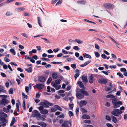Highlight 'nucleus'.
I'll use <instances>...</instances> for the list:
<instances>
[{
    "mask_svg": "<svg viewBox=\"0 0 127 127\" xmlns=\"http://www.w3.org/2000/svg\"><path fill=\"white\" fill-rule=\"evenodd\" d=\"M71 125V124L69 122L67 121H65L64 123L62 125V126L63 127H69V125Z\"/></svg>",
    "mask_w": 127,
    "mask_h": 127,
    "instance_id": "f8f14e48",
    "label": "nucleus"
},
{
    "mask_svg": "<svg viewBox=\"0 0 127 127\" xmlns=\"http://www.w3.org/2000/svg\"><path fill=\"white\" fill-rule=\"evenodd\" d=\"M112 103L113 105V107L114 108H116L119 107L120 105L122 104V102L121 101H118L117 99L116 98H114L112 99Z\"/></svg>",
    "mask_w": 127,
    "mask_h": 127,
    "instance_id": "f03ea898",
    "label": "nucleus"
},
{
    "mask_svg": "<svg viewBox=\"0 0 127 127\" xmlns=\"http://www.w3.org/2000/svg\"><path fill=\"white\" fill-rule=\"evenodd\" d=\"M76 91L78 93H76L77 97L79 99L83 98L84 97V95L83 94H82L81 91L80 90H78V89L76 90Z\"/></svg>",
    "mask_w": 127,
    "mask_h": 127,
    "instance_id": "20e7f679",
    "label": "nucleus"
},
{
    "mask_svg": "<svg viewBox=\"0 0 127 127\" xmlns=\"http://www.w3.org/2000/svg\"><path fill=\"white\" fill-rule=\"evenodd\" d=\"M37 120H41L44 121H45L46 120L45 119L44 117L43 116H41V115L38 118Z\"/></svg>",
    "mask_w": 127,
    "mask_h": 127,
    "instance_id": "72a5a7b5",
    "label": "nucleus"
},
{
    "mask_svg": "<svg viewBox=\"0 0 127 127\" xmlns=\"http://www.w3.org/2000/svg\"><path fill=\"white\" fill-rule=\"evenodd\" d=\"M54 108L56 109V110L57 109L60 111H62V109L58 105H55L54 106Z\"/></svg>",
    "mask_w": 127,
    "mask_h": 127,
    "instance_id": "f704fd0d",
    "label": "nucleus"
},
{
    "mask_svg": "<svg viewBox=\"0 0 127 127\" xmlns=\"http://www.w3.org/2000/svg\"><path fill=\"white\" fill-rule=\"evenodd\" d=\"M25 10V8L23 7L17 8L15 9V11L17 12H19Z\"/></svg>",
    "mask_w": 127,
    "mask_h": 127,
    "instance_id": "412c9836",
    "label": "nucleus"
},
{
    "mask_svg": "<svg viewBox=\"0 0 127 127\" xmlns=\"http://www.w3.org/2000/svg\"><path fill=\"white\" fill-rule=\"evenodd\" d=\"M81 111L82 112L84 113H86L87 112V111L84 108H82L81 109Z\"/></svg>",
    "mask_w": 127,
    "mask_h": 127,
    "instance_id": "680f3d73",
    "label": "nucleus"
},
{
    "mask_svg": "<svg viewBox=\"0 0 127 127\" xmlns=\"http://www.w3.org/2000/svg\"><path fill=\"white\" fill-rule=\"evenodd\" d=\"M104 6L109 9H112L114 8V6L113 4L110 3H106L104 4Z\"/></svg>",
    "mask_w": 127,
    "mask_h": 127,
    "instance_id": "39448f33",
    "label": "nucleus"
},
{
    "mask_svg": "<svg viewBox=\"0 0 127 127\" xmlns=\"http://www.w3.org/2000/svg\"><path fill=\"white\" fill-rule=\"evenodd\" d=\"M73 104L72 102L70 103L69 104V107L71 110H72L73 107Z\"/></svg>",
    "mask_w": 127,
    "mask_h": 127,
    "instance_id": "7c9ffc66",
    "label": "nucleus"
},
{
    "mask_svg": "<svg viewBox=\"0 0 127 127\" xmlns=\"http://www.w3.org/2000/svg\"><path fill=\"white\" fill-rule=\"evenodd\" d=\"M25 89L26 92L27 94H28L29 93V88L27 86H26L25 88Z\"/></svg>",
    "mask_w": 127,
    "mask_h": 127,
    "instance_id": "3c124183",
    "label": "nucleus"
},
{
    "mask_svg": "<svg viewBox=\"0 0 127 127\" xmlns=\"http://www.w3.org/2000/svg\"><path fill=\"white\" fill-rule=\"evenodd\" d=\"M48 101L44 100L43 102H41L40 103V105L42 106H43L45 107L48 108L49 106L48 105Z\"/></svg>",
    "mask_w": 127,
    "mask_h": 127,
    "instance_id": "9d476101",
    "label": "nucleus"
},
{
    "mask_svg": "<svg viewBox=\"0 0 127 127\" xmlns=\"http://www.w3.org/2000/svg\"><path fill=\"white\" fill-rule=\"evenodd\" d=\"M84 122L86 123H91V121L90 120H85L84 121Z\"/></svg>",
    "mask_w": 127,
    "mask_h": 127,
    "instance_id": "e2e57ef3",
    "label": "nucleus"
},
{
    "mask_svg": "<svg viewBox=\"0 0 127 127\" xmlns=\"http://www.w3.org/2000/svg\"><path fill=\"white\" fill-rule=\"evenodd\" d=\"M95 47L97 49H99L100 48L99 46L97 44H95Z\"/></svg>",
    "mask_w": 127,
    "mask_h": 127,
    "instance_id": "774afa93",
    "label": "nucleus"
},
{
    "mask_svg": "<svg viewBox=\"0 0 127 127\" xmlns=\"http://www.w3.org/2000/svg\"><path fill=\"white\" fill-rule=\"evenodd\" d=\"M61 81V80L60 79H57L55 80V82H52L51 83V85L56 84V85H59Z\"/></svg>",
    "mask_w": 127,
    "mask_h": 127,
    "instance_id": "6ab92c4d",
    "label": "nucleus"
},
{
    "mask_svg": "<svg viewBox=\"0 0 127 127\" xmlns=\"http://www.w3.org/2000/svg\"><path fill=\"white\" fill-rule=\"evenodd\" d=\"M95 56L96 57H99L100 55L99 53L97 52H95Z\"/></svg>",
    "mask_w": 127,
    "mask_h": 127,
    "instance_id": "79ce46f5",
    "label": "nucleus"
},
{
    "mask_svg": "<svg viewBox=\"0 0 127 127\" xmlns=\"http://www.w3.org/2000/svg\"><path fill=\"white\" fill-rule=\"evenodd\" d=\"M0 120H2V119H6L5 118L7 117V114L4 112L1 111L0 113Z\"/></svg>",
    "mask_w": 127,
    "mask_h": 127,
    "instance_id": "0eeeda50",
    "label": "nucleus"
},
{
    "mask_svg": "<svg viewBox=\"0 0 127 127\" xmlns=\"http://www.w3.org/2000/svg\"><path fill=\"white\" fill-rule=\"evenodd\" d=\"M75 42L78 43V44H81L83 43V42L81 40L78 39H76L74 41Z\"/></svg>",
    "mask_w": 127,
    "mask_h": 127,
    "instance_id": "bb28decb",
    "label": "nucleus"
},
{
    "mask_svg": "<svg viewBox=\"0 0 127 127\" xmlns=\"http://www.w3.org/2000/svg\"><path fill=\"white\" fill-rule=\"evenodd\" d=\"M10 60L8 59L7 57H5L4 58V61L6 62H8L10 61Z\"/></svg>",
    "mask_w": 127,
    "mask_h": 127,
    "instance_id": "8fccbe9b",
    "label": "nucleus"
},
{
    "mask_svg": "<svg viewBox=\"0 0 127 127\" xmlns=\"http://www.w3.org/2000/svg\"><path fill=\"white\" fill-rule=\"evenodd\" d=\"M30 61L33 63H34L35 62V61L33 59V58H32L30 57Z\"/></svg>",
    "mask_w": 127,
    "mask_h": 127,
    "instance_id": "bf43d9fd",
    "label": "nucleus"
},
{
    "mask_svg": "<svg viewBox=\"0 0 127 127\" xmlns=\"http://www.w3.org/2000/svg\"><path fill=\"white\" fill-rule=\"evenodd\" d=\"M101 56L102 58L104 59H105L107 57V56L104 54H102Z\"/></svg>",
    "mask_w": 127,
    "mask_h": 127,
    "instance_id": "5fc2aeb1",
    "label": "nucleus"
},
{
    "mask_svg": "<svg viewBox=\"0 0 127 127\" xmlns=\"http://www.w3.org/2000/svg\"><path fill=\"white\" fill-rule=\"evenodd\" d=\"M13 14V13L12 12L10 11H7L6 13V15L7 16H10Z\"/></svg>",
    "mask_w": 127,
    "mask_h": 127,
    "instance_id": "c756f323",
    "label": "nucleus"
},
{
    "mask_svg": "<svg viewBox=\"0 0 127 127\" xmlns=\"http://www.w3.org/2000/svg\"><path fill=\"white\" fill-rule=\"evenodd\" d=\"M73 48L75 50L77 51L79 49V47L77 46H74L73 47Z\"/></svg>",
    "mask_w": 127,
    "mask_h": 127,
    "instance_id": "c03bdc74",
    "label": "nucleus"
},
{
    "mask_svg": "<svg viewBox=\"0 0 127 127\" xmlns=\"http://www.w3.org/2000/svg\"><path fill=\"white\" fill-rule=\"evenodd\" d=\"M52 80V78L51 77H49L48 79L47 83L48 84H49L50 83L51 81Z\"/></svg>",
    "mask_w": 127,
    "mask_h": 127,
    "instance_id": "a19ab883",
    "label": "nucleus"
},
{
    "mask_svg": "<svg viewBox=\"0 0 127 127\" xmlns=\"http://www.w3.org/2000/svg\"><path fill=\"white\" fill-rule=\"evenodd\" d=\"M38 19V24L41 27H42V26L41 24V19L39 17H37Z\"/></svg>",
    "mask_w": 127,
    "mask_h": 127,
    "instance_id": "e433bc0d",
    "label": "nucleus"
},
{
    "mask_svg": "<svg viewBox=\"0 0 127 127\" xmlns=\"http://www.w3.org/2000/svg\"><path fill=\"white\" fill-rule=\"evenodd\" d=\"M41 115V114L37 110H35L33 111V113L32 116L33 117L37 118V119Z\"/></svg>",
    "mask_w": 127,
    "mask_h": 127,
    "instance_id": "423d86ee",
    "label": "nucleus"
},
{
    "mask_svg": "<svg viewBox=\"0 0 127 127\" xmlns=\"http://www.w3.org/2000/svg\"><path fill=\"white\" fill-rule=\"evenodd\" d=\"M16 122V120L14 117H13L12 118V120L10 124V126H11L14 124Z\"/></svg>",
    "mask_w": 127,
    "mask_h": 127,
    "instance_id": "2f4dec72",
    "label": "nucleus"
},
{
    "mask_svg": "<svg viewBox=\"0 0 127 127\" xmlns=\"http://www.w3.org/2000/svg\"><path fill=\"white\" fill-rule=\"evenodd\" d=\"M79 76V74L78 73H76L75 74L74 78L75 80Z\"/></svg>",
    "mask_w": 127,
    "mask_h": 127,
    "instance_id": "13d9d810",
    "label": "nucleus"
},
{
    "mask_svg": "<svg viewBox=\"0 0 127 127\" xmlns=\"http://www.w3.org/2000/svg\"><path fill=\"white\" fill-rule=\"evenodd\" d=\"M82 118L83 119H89L90 118V117L87 114H84L82 116Z\"/></svg>",
    "mask_w": 127,
    "mask_h": 127,
    "instance_id": "a878e982",
    "label": "nucleus"
},
{
    "mask_svg": "<svg viewBox=\"0 0 127 127\" xmlns=\"http://www.w3.org/2000/svg\"><path fill=\"white\" fill-rule=\"evenodd\" d=\"M32 67H29L28 69H25V70L27 71L28 73H31L32 71Z\"/></svg>",
    "mask_w": 127,
    "mask_h": 127,
    "instance_id": "473e14b6",
    "label": "nucleus"
},
{
    "mask_svg": "<svg viewBox=\"0 0 127 127\" xmlns=\"http://www.w3.org/2000/svg\"><path fill=\"white\" fill-rule=\"evenodd\" d=\"M125 108L124 106L120 107V109H114L111 112L112 115L115 116H118L122 114L124 111Z\"/></svg>",
    "mask_w": 127,
    "mask_h": 127,
    "instance_id": "f257e3e1",
    "label": "nucleus"
},
{
    "mask_svg": "<svg viewBox=\"0 0 127 127\" xmlns=\"http://www.w3.org/2000/svg\"><path fill=\"white\" fill-rule=\"evenodd\" d=\"M16 109H17L18 111L19 112V104L18 103H16Z\"/></svg>",
    "mask_w": 127,
    "mask_h": 127,
    "instance_id": "de8ad7c7",
    "label": "nucleus"
},
{
    "mask_svg": "<svg viewBox=\"0 0 127 127\" xmlns=\"http://www.w3.org/2000/svg\"><path fill=\"white\" fill-rule=\"evenodd\" d=\"M52 77L54 79H56L58 77V75L57 73L55 72L53 73L52 74Z\"/></svg>",
    "mask_w": 127,
    "mask_h": 127,
    "instance_id": "c85d7f7f",
    "label": "nucleus"
},
{
    "mask_svg": "<svg viewBox=\"0 0 127 127\" xmlns=\"http://www.w3.org/2000/svg\"><path fill=\"white\" fill-rule=\"evenodd\" d=\"M106 97L107 98H115V97L113 96V95L112 94H110L107 95Z\"/></svg>",
    "mask_w": 127,
    "mask_h": 127,
    "instance_id": "c9c22d12",
    "label": "nucleus"
},
{
    "mask_svg": "<svg viewBox=\"0 0 127 127\" xmlns=\"http://www.w3.org/2000/svg\"><path fill=\"white\" fill-rule=\"evenodd\" d=\"M117 75L119 76H120L121 78H123V75L120 72H118L117 73Z\"/></svg>",
    "mask_w": 127,
    "mask_h": 127,
    "instance_id": "052dcab7",
    "label": "nucleus"
},
{
    "mask_svg": "<svg viewBox=\"0 0 127 127\" xmlns=\"http://www.w3.org/2000/svg\"><path fill=\"white\" fill-rule=\"evenodd\" d=\"M89 81L90 83H92L94 81V77L93 74H91L89 77Z\"/></svg>",
    "mask_w": 127,
    "mask_h": 127,
    "instance_id": "2eb2a0df",
    "label": "nucleus"
},
{
    "mask_svg": "<svg viewBox=\"0 0 127 127\" xmlns=\"http://www.w3.org/2000/svg\"><path fill=\"white\" fill-rule=\"evenodd\" d=\"M8 101L6 99L3 98L0 101V104L1 105L5 106L6 105L8 104Z\"/></svg>",
    "mask_w": 127,
    "mask_h": 127,
    "instance_id": "6e6552de",
    "label": "nucleus"
},
{
    "mask_svg": "<svg viewBox=\"0 0 127 127\" xmlns=\"http://www.w3.org/2000/svg\"><path fill=\"white\" fill-rule=\"evenodd\" d=\"M8 0L6 1L5 2V4L6 3H9L10 2H13L14 0Z\"/></svg>",
    "mask_w": 127,
    "mask_h": 127,
    "instance_id": "864d4df0",
    "label": "nucleus"
},
{
    "mask_svg": "<svg viewBox=\"0 0 127 127\" xmlns=\"http://www.w3.org/2000/svg\"><path fill=\"white\" fill-rule=\"evenodd\" d=\"M63 0H59L56 3V6H57L59 4H61Z\"/></svg>",
    "mask_w": 127,
    "mask_h": 127,
    "instance_id": "ea45409f",
    "label": "nucleus"
},
{
    "mask_svg": "<svg viewBox=\"0 0 127 127\" xmlns=\"http://www.w3.org/2000/svg\"><path fill=\"white\" fill-rule=\"evenodd\" d=\"M35 87L36 88L40 90L44 88V85L43 84H39L36 85Z\"/></svg>",
    "mask_w": 127,
    "mask_h": 127,
    "instance_id": "9b49d317",
    "label": "nucleus"
},
{
    "mask_svg": "<svg viewBox=\"0 0 127 127\" xmlns=\"http://www.w3.org/2000/svg\"><path fill=\"white\" fill-rule=\"evenodd\" d=\"M1 122H0L1 125L3 126L4 127L6 126V123L8 122V120L6 119H2V120H0Z\"/></svg>",
    "mask_w": 127,
    "mask_h": 127,
    "instance_id": "ddd939ff",
    "label": "nucleus"
},
{
    "mask_svg": "<svg viewBox=\"0 0 127 127\" xmlns=\"http://www.w3.org/2000/svg\"><path fill=\"white\" fill-rule=\"evenodd\" d=\"M78 90H80L81 91L82 94H83V95L84 94L86 96H88L89 95L88 93L86 91L83 90H81L80 89H78Z\"/></svg>",
    "mask_w": 127,
    "mask_h": 127,
    "instance_id": "4be33fe9",
    "label": "nucleus"
},
{
    "mask_svg": "<svg viewBox=\"0 0 127 127\" xmlns=\"http://www.w3.org/2000/svg\"><path fill=\"white\" fill-rule=\"evenodd\" d=\"M108 82L107 79L105 78H101L99 79L98 82L100 84H105Z\"/></svg>",
    "mask_w": 127,
    "mask_h": 127,
    "instance_id": "1a4fd4ad",
    "label": "nucleus"
},
{
    "mask_svg": "<svg viewBox=\"0 0 127 127\" xmlns=\"http://www.w3.org/2000/svg\"><path fill=\"white\" fill-rule=\"evenodd\" d=\"M38 81L42 82H44L46 80V78L45 77H38Z\"/></svg>",
    "mask_w": 127,
    "mask_h": 127,
    "instance_id": "f3484780",
    "label": "nucleus"
},
{
    "mask_svg": "<svg viewBox=\"0 0 127 127\" xmlns=\"http://www.w3.org/2000/svg\"><path fill=\"white\" fill-rule=\"evenodd\" d=\"M62 52L65 54H67L68 53V51H66L64 49L62 50Z\"/></svg>",
    "mask_w": 127,
    "mask_h": 127,
    "instance_id": "37998d69",
    "label": "nucleus"
},
{
    "mask_svg": "<svg viewBox=\"0 0 127 127\" xmlns=\"http://www.w3.org/2000/svg\"><path fill=\"white\" fill-rule=\"evenodd\" d=\"M11 106L10 105H8L7 108L4 107L3 109V110L4 112L6 113H8L9 111V109H11Z\"/></svg>",
    "mask_w": 127,
    "mask_h": 127,
    "instance_id": "4468645a",
    "label": "nucleus"
},
{
    "mask_svg": "<svg viewBox=\"0 0 127 127\" xmlns=\"http://www.w3.org/2000/svg\"><path fill=\"white\" fill-rule=\"evenodd\" d=\"M22 94L23 96H24V98L26 99H27L28 98V96L26 95L24 93L22 92Z\"/></svg>",
    "mask_w": 127,
    "mask_h": 127,
    "instance_id": "a18cd8bd",
    "label": "nucleus"
},
{
    "mask_svg": "<svg viewBox=\"0 0 127 127\" xmlns=\"http://www.w3.org/2000/svg\"><path fill=\"white\" fill-rule=\"evenodd\" d=\"M10 64L11 65H14L15 66H17V64L16 63H15L13 62H11L10 63Z\"/></svg>",
    "mask_w": 127,
    "mask_h": 127,
    "instance_id": "0e129e2a",
    "label": "nucleus"
},
{
    "mask_svg": "<svg viewBox=\"0 0 127 127\" xmlns=\"http://www.w3.org/2000/svg\"><path fill=\"white\" fill-rule=\"evenodd\" d=\"M82 79L83 82L85 83H86L87 82V78L86 77L83 76H82Z\"/></svg>",
    "mask_w": 127,
    "mask_h": 127,
    "instance_id": "cd10ccee",
    "label": "nucleus"
},
{
    "mask_svg": "<svg viewBox=\"0 0 127 127\" xmlns=\"http://www.w3.org/2000/svg\"><path fill=\"white\" fill-rule=\"evenodd\" d=\"M9 93L11 94H13V89L12 88H11L9 89Z\"/></svg>",
    "mask_w": 127,
    "mask_h": 127,
    "instance_id": "603ef678",
    "label": "nucleus"
},
{
    "mask_svg": "<svg viewBox=\"0 0 127 127\" xmlns=\"http://www.w3.org/2000/svg\"><path fill=\"white\" fill-rule=\"evenodd\" d=\"M71 66V67L73 69H75L76 68V65L75 64H72Z\"/></svg>",
    "mask_w": 127,
    "mask_h": 127,
    "instance_id": "09e8293b",
    "label": "nucleus"
},
{
    "mask_svg": "<svg viewBox=\"0 0 127 127\" xmlns=\"http://www.w3.org/2000/svg\"><path fill=\"white\" fill-rule=\"evenodd\" d=\"M4 88H0V93L1 92L5 93L6 92L5 90L4 89Z\"/></svg>",
    "mask_w": 127,
    "mask_h": 127,
    "instance_id": "4d7b16f0",
    "label": "nucleus"
},
{
    "mask_svg": "<svg viewBox=\"0 0 127 127\" xmlns=\"http://www.w3.org/2000/svg\"><path fill=\"white\" fill-rule=\"evenodd\" d=\"M10 51L12 53L13 55H15L16 54V52L13 49H11L10 50Z\"/></svg>",
    "mask_w": 127,
    "mask_h": 127,
    "instance_id": "4c0bfd02",
    "label": "nucleus"
},
{
    "mask_svg": "<svg viewBox=\"0 0 127 127\" xmlns=\"http://www.w3.org/2000/svg\"><path fill=\"white\" fill-rule=\"evenodd\" d=\"M68 114L70 117H71L73 116L74 114L71 111H69L68 112Z\"/></svg>",
    "mask_w": 127,
    "mask_h": 127,
    "instance_id": "6e6d98bb",
    "label": "nucleus"
},
{
    "mask_svg": "<svg viewBox=\"0 0 127 127\" xmlns=\"http://www.w3.org/2000/svg\"><path fill=\"white\" fill-rule=\"evenodd\" d=\"M84 54H85V55L86 58L90 59L91 58V57L90 55L87 54L85 53Z\"/></svg>",
    "mask_w": 127,
    "mask_h": 127,
    "instance_id": "58836bf2",
    "label": "nucleus"
},
{
    "mask_svg": "<svg viewBox=\"0 0 127 127\" xmlns=\"http://www.w3.org/2000/svg\"><path fill=\"white\" fill-rule=\"evenodd\" d=\"M77 83L79 85L80 87L82 89L84 90L85 89V87H84L83 83L81 82L80 81H78L77 82Z\"/></svg>",
    "mask_w": 127,
    "mask_h": 127,
    "instance_id": "aec40b11",
    "label": "nucleus"
},
{
    "mask_svg": "<svg viewBox=\"0 0 127 127\" xmlns=\"http://www.w3.org/2000/svg\"><path fill=\"white\" fill-rule=\"evenodd\" d=\"M106 125L108 127H113L112 125L110 123H107Z\"/></svg>",
    "mask_w": 127,
    "mask_h": 127,
    "instance_id": "69168bd1",
    "label": "nucleus"
},
{
    "mask_svg": "<svg viewBox=\"0 0 127 127\" xmlns=\"http://www.w3.org/2000/svg\"><path fill=\"white\" fill-rule=\"evenodd\" d=\"M52 86L54 87L56 90H58L60 89L61 87V86L59 85H51Z\"/></svg>",
    "mask_w": 127,
    "mask_h": 127,
    "instance_id": "b1692460",
    "label": "nucleus"
},
{
    "mask_svg": "<svg viewBox=\"0 0 127 127\" xmlns=\"http://www.w3.org/2000/svg\"><path fill=\"white\" fill-rule=\"evenodd\" d=\"M106 119L108 121L111 120V118L108 115H106Z\"/></svg>",
    "mask_w": 127,
    "mask_h": 127,
    "instance_id": "338daca9",
    "label": "nucleus"
},
{
    "mask_svg": "<svg viewBox=\"0 0 127 127\" xmlns=\"http://www.w3.org/2000/svg\"><path fill=\"white\" fill-rule=\"evenodd\" d=\"M86 2V1L84 0H81L80 1H77V3L78 4H80L83 5H85Z\"/></svg>",
    "mask_w": 127,
    "mask_h": 127,
    "instance_id": "5701e85b",
    "label": "nucleus"
},
{
    "mask_svg": "<svg viewBox=\"0 0 127 127\" xmlns=\"http://www.w3.org/2000/svg\"><path fill=\"white\" fill-rule=\"evenodd\" d=\"M37 124L43 127H46L47 126L46 124L43 122H37Z\"/></svg>",
    "mask_w": 127,
    "mask_h": 127,
    "instance_id": "a211bd4d",
    "label": "nucleus"
},
{
    "mask_svg": "<svg viewBox=\"0 0 127 127\" xmlns=\"http://www.w3.org/2000/svg\"><path fill=\"white\" fill-rule=\"evenodd\" d=\"M111 117L112 121L114 123H116L117 121L116 118L115 116H111Z\"/></svg>",
    "mask_w": 127,
    "mask_h": 127,
    "instance_id": "393cba45",
    "label": "nucleus"
},
{
    "mask_svg": "<svg viewBox=\"0 0 127 127\" xmlns=\"http://www.w3.org/2000/svg\"><path fill=\"white\" fill-rule=\"evenodd\" d=\"M40 95V94L39 93H37L36 94L35 97L36 98H39Z\"/></svg>",
    "mask_w": 127,
    "mask_h": 127,
    "instance_id": "49530a36",
    "label": "nucleus"
},
{
    "mask_svg": "<svg viewBox=\"0 0 127 127\" xmlns=\"http://www.w3.org/2000/svg\"><path fill=\"white\" fill-rule=\"evenodd\" d=\"M87 103V102L85 100H82L80 102L79 105L80 107H82L85 105Z\"/></svg>",
    "mask_w": 127,
    "mask_h": 127,
    "instance_id": "dca6fc26",
    "label": "nucleus"
},
{
    "mask_svg": "<svg viewBox=\"0 0 127 127\" xmlns=\"http://www.w3.org/2000/svg\"><path fill=\"white\" fill-rule=\"evenodd\" d=\"M44 109V107L42 106H40L38 108V109L41 114L46 115L48 113V111L47 110Z\"/></svg>",
    "mask_w": 127,
    "mask_h": 127,
    "instance_id": "7ed1b4c3",
    "label": "nucleus"
}]
</instances>
